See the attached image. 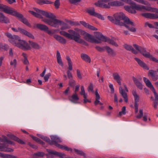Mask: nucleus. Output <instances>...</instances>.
I'll list each match as a JSON object with an SVG mask.
<instances>
[{
  "instance_id": "nucleus-2",
  "label": "nucleus",
  "mask_w": 158,
  "mask_h": 158,
  "mask_svg": "<svg viewBox=\"0 0 158 158\" xmlns=\"http://www.w3.org/2000/svg\"><path fill=\"white\" fill-rule=\"evenodd\" d=\"M34 9L36 12V13L31 10L29 11L33 16L40 19L43 18L42 15L44 16L49 19H42V21L46 24L56 28H58L59 27L61 20L56 19L52 14L38 8H35Z\"/></svg>"
},
{
  "instance_id": "nucleus-38",
  "label": "nucleus",
  "mask_w": 158,
  "mask_h": 158,
  "mask_svg": "<svg viewBox=\"0 0 158 158\" xmlns=\"http://www.w3.org/2000/svg\"><path fill=\"white\" fill-rule=\"evenodd\" d=\"M30 45L32 48L36 49H39L40 48V46L36 43L31 42Z\"/></svg>"
},
{
  "instance_id": "nucleus-31",
  "label": "nucleus",
  "mask_w": 158,
  "mask_h": 158,
  "mask_svg": "<svg viewBox=\"0 0 158 158\" xmlns=\"http://www.w3.org/2000/svg\"><path fill=\"white\" fill-rule=\"evenodd\" d=\"M95 94L96 100L94 101V104L95 105H97L100 102L99 100L100 99V96L98 92V90H96L95 92Z\"/></svg>"
},
{
  "instance_id": "nucleus-32",
  "label": "nucleus",
  "mask_w": 158,
  "mask_h": 158,
  "mask_svg": "<svg viewBox=\"0 0 158 158\" xmlns=\"http://www.w3.org/2000/svg\"><path fill=\"white\" fill-rule=\"evenodd\" d=\"M132 94L134 98L135 103H138L139 100V97L137 94L136 90H133Z\"/></svg>"
},
{
  "instance_id": "nucleus-51",
  "label": "nucleus",
  "mask_w": 158,
  "mask_h": 158,
  "mask_svg": "<svg viewBox=\"0 0 158 158\" xmlns=\"http://www.w3.org/2000/svg\"><path fill=\"white\" fill-rule=\"evenodd\" d=\"M95 48L97 50L100 52H103L105 50L104 48H102L98 46H96Z\"/></svg>"
},
{
  "instance_id": "nucleus-45",
  "label": "nucleus",
  "mask_w": 158,
  "mask_h": 158,
  "mask_svg": "<svg viewBox=\"0 0 158 158\" xmlns=\"http://www.w3.org/2000/svg\"><path fill=\"white\" fill-rule=\"evenodd\" d=\"M139 114H138L136 116V118L138 119H140L143 116V110L142 109H140L139 111Z\"/></svg>"
},
{
  "instance_id": "nucleus-16",
  "label": "nucleus",
  "mask_w": 158,
  "mask_h": 158,
  "mask_svg": "<svg viewBox=\"0 0 158 158\" xmlns=\"http://www.w3.org/2000/svg\"><path fill=\"white\" fill-rule=\"evenodd\" d=\"M135 59L139 65H140L141 67L145 69H146L147 70H148L149 69V68L146 64L139 59L136 57L135 58Z\"/></svg>"
},
{
  "instance_id": "nucleus-7",
  "label": "nucleus",
  "mask_w": 158,
  "mask_h": 158,
  "mask_svg": "<svg viewBox=\"0 0 158 158\" xmlns=\"http://www.w3.org/2000/svg\"><path fill=\"white\" fill-rule=\"evenodd\" d=\"M94 34L96 38L100 40L101 42L102 41L107 42L108 43L115 47L118 46V44L114 40L110 39L109 38L105 37L99 32H94Z\"/></svg>"
},
{
  "instance_id": "nucleus-36",
  "label": "nucleus",
  "mask_w": 158,
  "mask_h": 158,
  "mask_svg": "<svg viewBox=\"0 0 158 158\" xmlns=\"http://www.w3.org/2000/svg\"><path fill=\"white\" fill-rule=\"evenodd\" d=\"M0 141L2 142H6L7 143H9L10 144H12L13 145H15V143L13 142L8 140L7 138L6 137H4V139H2L0 137Z\"/></svg>"
},
{
  "instance_id": "nucleus-12",
  "label": "nucleus",
  "mask_w": 158,
  "mask_h": 158,
  "mask_svg": "<svg viewBox=\"0 0 158 158\" xmlns=\"http://www.w3.org/2000/svg\"><path fill=\"white\" fill-rule=\"evenodd\" d=\"M124 87L125 89V90H123L121 86H120L119 88V92L124 98L125 102L127 103L128 102V99L127 94L125 92H128V90L126 85H124Z\"/></svg>"
},
{
  "instance_id": "nucleus-41",
  "label": "nucleus",
  "mask_w": 158,
  "mask_h": 158,
  "mask_svg": "<svg viewBox=\"0 0 158 158\" xmlns=\"http://www.w3.org/2000/svg\"><path fill=\"white\" fill-rule=\"evenodd\" d=\"M32 138L33 139L36 141V142H39L40 144H42V145H44V143L41 140H40L39 138L36 137H35L34 136H32Z\"/></svg>"
},
{
  "instance_id": "nucleus-54",
  "label": "nucleus",
  "mask_w": 158,
  "mask_h": 158,
  "mask_svg": "<svg viewBox=\"0 0 158 158\" xmlns=\"http://www.w3.org/2000/svg\"><path fill=\"white\" fill-rule=\"evenodd\" d=\"M148 26L150 28H153L154 27L152 24L149 23L148 22H146L145 24V27H146Z\"/></svg>"
},
{
  "instance_id": "nucleus-19",
  "label": "nucleus",
  "mask_w": 158,
  "mask_h": 158,
  "mask_svg": "<svg viewBox=\"0 0 158 158\" xmlns=\"http://www.w3.org/2000/svg\"><path fill=\"white\" fill-rule=\"evenodd\" d=\"M113 76L114 79L116 81L119 85H121L122 78L117 73H114L113 74Z\"/></svg>"
},
{
  "instance_id": "nucleus-25",
  "label": "nucleus",
  "mask_w": 158,
  "mask_h": 158,
  "mask_svg": "<svg viewBox=\"0 0 158 158\" xmlns=\"http://www.w3.org/2000/svg\"><path fill=\"white\" fill-rule=\"evenodd\" d=\"M48 152L50 154H53L61 157H62L64 155V153L58 152L54 151L48 150Z\"/></svg>"
},
{
  "instance_id": "nucleus-39",
  "label": "nucleus",
  "mask_w": 158,
  "mask_h": 158,
  "mask_svg": "<svg viewBox=\"0 0 158 158\" xmlns=\"http://www.w3.org/2000/svg\"><path fill=\"white\" fill-rule=\"evenodd\" d=\"M74 150L77 154L83 156L84 158H85L86 157L85 154L82 151L76 149H74Z\"/></svg>"
},
{
  "instance_id": "nucleus-26",
  "label": "nucleus",
  "mask_w": 158,
  "mask_h": 158,
  "mask_svg": "<svg viewBox=\"0 0 158 158\" xmlns=\"http://www.w3.org/2000/svg\"><path fill=\"white\" fill-rule=\"evenodd\" d=\"M21 33L24 34L30 38L32 39H34V36L31 33L24 29L21 30Z\"/></svg>"
},
{
  "instance_id": "nucleus-46",
  "label": "nucleus",
  "mask_w": 158,
  "mask_h": 158,
  "mask_svg": "<svg viewBox=\"0 0 158 158\" xmlns=\"http://www.w3.org/2000/svg\"><path fill=\"white\" fill-rule=\"evenodd\" d=\"M45 154L44 153L41 152H37L34 153V155L35 156H38L43 157L44 156Z\"/></svg>"
},
{
  "instance_id": "nucleus-23",
  "label": "nucleus",
  "mask_w": 158,
  "mask_h": 158,
  "mask_svg": "<svg viewBox=\"0 0 158 158\" xmlns=\"http://www.w3.org/2000/svg\"><path fill=\"white\" fill-rule=\"evenodd\" d=\"M19 14L21 15V16H20L19 17H16L18 18L23 23L27 25L28 27H31V26L30 24L29 23L27 20L26 18L23 17V15L19 13Z\"/></svg>"
},
{
  "instance_id": "nucleus-20",
  "label": "nucleus",
  "mask_w": 158,
  "mask_h": 158,
  "mask_svg": "<svg viewBox=\"0 0 158 158\" xmlns=\"http://www.w3.org/2000/svg\"><path fill=\"white\" fill-rule=\"evenodd\" d=\"M0 22L2 23L6 24L10 23L9 20L2 13H0Z\"/></svg>"
},
{
  "instance_id": "nucleus-43",
  "label": "nucleus",
  "mask_w": 158,
  "mask_h": 158,
  "mask_svg": "<svg viewBox=\"0 0 158 158\" xmlns=\"http://www.w3.org/2000/svg\"><path fill=\"white\" fill-rule=\"evenodd\" d=\"M67 23L69 25H70L71 26H77L79 25L78 22H75L71 21H67Z\"/></svg>"
},
{
  "instance_id": "nucleus-63",
  "label": "nucleus",
  "mask_w": 158,
  "mask_h": 158,
  "mask_svg": "<svg viewBox=\"0 0 158 158\" xmlns=\"http://www.w3.org/2000/svg\"><path fill=\"white\" fill-rule=\"evenodd\" d=\"M93 85L91 84H90V85L88 87V90L89 91V90L93 91Z\"/></svg>"
},
{
  "instance_id": "nucleus-33",
  "label": "nucleus",
  "mask_w": 158,
  "mask_h": 158,
  "mask_svg": "<svg viewBox=\"0 0 158 158\" xmlns=\"http://www.w3.org/2000/svg\"><path fill=\"white\" fill-rule=\"evenodd\" d=\"M56 57L58 63L61 66H63V64L61 59L60 53L58 51L57 52Z\"/></svg>"
},
{
  "instance_id": "nucleus-52",
  "label": "nucleus",
  "mask_w": 158,
  "mask_h": 158,
  "mask_svg": "<svg viewBox=\"0 0 158 158\" xmlns=\"http://www.w3.org/2000/svg\"><path fill=\"white\" fill-rule=\"evenodd\" d=\"M77 75L78 78L79 79H81L82 78V77L81 75L80 71L79 69H77Z\"/></svg>"
},
{
  "instance_id": "nucleus-35",
  "label": "nucleus",
  "mask_w": 158,
  "mask_h": 158,
  "mask_svg": "<svg viewBox=\"0 0 158 158\" xmlns=\"http://www.w3.org/2000/svg\"><path fill=\"white\" fill-rule=\"evenodd\" d=\"M105 49L107 50L109 54L112 56L115 55V53L114 52L112 49L110 48L109 47L106 46L105 48Z\"/></svg>"
},
{
  "instance_id": "nucleus-4",
  "label": "nucleus",
  "mask_w": 158,
  "mask_h": 158,
  "mask_svg": "<svg viewBox=\"0 0 158 158\" xmlns=\"http://www.w3.org/2000/svg\"><path fill=\"white\" fill-rule=\"evenodd\" d=\"M37 135L42 139L48 143L50 145L54 144L57 147L62 149H64L66 151H70L71 152L72 151V149L71 148H69L66 146L60 145L58 144V143H61L62 141L60 138L56 136H51V138L52 141H51L50 139L48 137L40 135Z\"/></svg>"
},
{
  "instance_id": "nucleus-55",
  "label": "nucleus",
  "mask_w": 158,
  "mask_h": 158,
  "mask_svg": "<svg viewBox=\"0 0 158 158\" xmlns=\"http://www.w3.org/2000/svg\"><path fill=\"white\" fill-rule=\"evenodd\" d=\"M12 30L15 32H18L19 31L21 33V30H23V29H22L20 28H18L17 29L14 28H12Z\"/></svg>"
},
{
  "instance_id": "nucleus-10",
  "label": "nucleus",
  "mask_w": 158,
  "mask_h": 158,
  "mask_svg": "<svg viewBox=\"0 0 158 158\" xmlns=\"http://www.w3.org/2000/svg\"><path fill=\"white\" fill-rule=\"evenodd\" d=\"M16 46L24 50H29L31 49L30 45L25 41L21 40L19 39V41L16 44Z\"/></svg>"
},
{
  "instance_id": "nucleus-21",
  "label": "nucleus",
  "mask_w": 158,
  "mask_h": 158,
  "mask_svg": "<svg viewBox=\"0 0 158 158\" xmlns=\"http://www.w3.org/2000/svg\"><path fill=\"white\" fill-rule=\"evenodd\" d=\"M53 37L57 41L62 44H64L66 43V40L60 35H54Z\"/></svg>"
},
{
  "instance_id": "nucleus-44",
  "label": "nucleus",
  "mask_w": 158,
  "mask_h": 158,
  "mask_svg": "<svg viewBox=\"0 0 158 158\" xmlns=\"http://www.w3.org/2000/svg\"><path fill=\"white\" fill-rule=\"evenodd\" d=\"M123 47L126 50L128 51H131L133 48L131 46L128 45L127 44H124Z\"/></svg>"
},
{
  "instance_id": "nucleus-3",
  "label": "nucleus",
  "mask_w": 158,
  "mask_h": 158,
  "mask_svg": "<svg viewBox=\"0 0 158 158\" xmlns=\"http://www.w3.org/2000/svg\"><path fill=\"white\" fill-rule=\"evenodd\" d=\"M115 19V24L121 26H123L132 32H135L136 29L135 28V24L122 12L117 13L114 14Z\"/></svg>"
},
{
  "instance_id": "nucleus-59",
  "label": "nucleus",
  "mask_w": 158,
  "mask_h": 158,
  "mask_svg": "<svg viewBox=\"0 0 158 158\" xmlns=\"http://www.w3.org/2000/svg\"><path fill=\"white\" fill-rule=\"evenodd\" d=\"M67 75L68 77L69 78L71 79L72 78V75L70 72L69 70H68L67 71Z\"/></svg>"
},
{
  "instance_id": "nucleus-34",
  "label": "nucleus",
  "mask_w": 158,
  "mask_h": 158,
  "mask_svg": "<svg viewBox=\"0 0 158 158\" xmlns=\"http://www.w3.org/2000/svg\"><path fill=\"white\" fill-rule=\"evenodd\" d=\"M37 3L40 5L52 3V2L48 0H38Z\"/></svg>"
},
{
  "instance_id": "nucleus-14",
  "label": "nucleus",
  "mask_w": 158,
  "mask_h": 158,
  "mask_svg": "<svg viewBox=\"0 0 158 158\" xmlns=\"http://www.w3.org/2000/svg\"><path fill=\"white\" fill-rule=\"evenodd\" d=\"M142 15L146 18L152 19L158 18V15L156 13H143L142 14Z\"/></svg>"
},
{
  "instance_id": "nucleus-48",
  "label": "nucleus",
  "mask_w": 158,
  "mask_h": 158,
  "mask_svg": "<svg viewBox=\"0 0 158 158\" xmlns=\"http://www.w3.org/2000/svg\"><path fill=\"white\" fill-rule=\"evenodd\" d=\"M1 48L5 51H7L8 50L9 47L8 45L5 44L3 45H2Z\"/></svg>"
},
{
  "instance_id": "nucleus-60",
  "label": "nucleus",
  "mask_w": 158,
  "mask_h": 158,
  "mask_svg": "<svg viewBox=\"0 0 158 158\" xmlns=\"http://www.w3.org/2000/svg\"><path fill=\"white\" fill-rule=\"evenodd\" d=\"M135 113L138 112V103H135Z\"/></svg>"
},
{
  "instance_id": "nucleus-18",
  "label": "nucleus",
  "mask_w": 158,
  "mask_h": 158,
  "mask_svg": "<svg viewBox=\"0 0 158 158\" xmlns=\"http://www.w3.org/2000/svg\"><path fill=\"white\" fill-rule=\"evenodd\" d=\"M0 151L8 152H11L14 151V149L12 148L6 147L5 144H3L0 145Z\"/></svg>"
},
{
  "instance_id": "nucleus-57",
  "label": "nucleus",
  "mask_w": 158,
  "mask_h": 158,
  "mask_svg": "<svg viewBox=\"0 0 158 158\" xmlns=\"http://www.w3.org/2000/svg\"><path fill=\"white\" fill-rule=\"evenodd\" d=\"M81 0H69L70 2L72 4H75L76 3L81 2Z\"/></svg>"
},
{
  "instance_id": "nucleus-64",
  "label": "nucleus",
  "mask_w": 158,
  "mask_h": 158,
  "mask_svg": "<svg viewBox=\"0 0 158 158\" xmlns=\"http://www.w3.org/2000/svg\"><path fill=\"white\" fill-rule=\"evenodd\" d=\"M23 62L24 64L26 65H28L29 64V62L27 58L24 59Z\"/></svg>"
},
{
  "instance_id": "nucleus-56",
  "label": "nucleus",
  "mask_w": 158,
  "mask_h": 158,
  "mask_svg": "<svg viewBox=\"0 0 158 158\" xmlns=\"http://www.w3.org/2000/svg\"><path fill=\"white\" fill-rule=\"evenodd\" d=\"M87 95H85L84 96H83V97L84 98V102L85 103H86L87 102H90V101H89V100H88L87 99Z\"/></svg>"
},
{
  "instance_id": "nucleus-58",
  "label": "nucleus",
  "mask_w": 158,
  "mask_h": 158,
  "mask_svg": "<svg viewBox=\"0 0 158 158\" xmlns=\"http://www.w3.org/2000/svg\"><path fill=\"white\" fill-rule=\"evenodd\" d=\"M109 86L111 89V92L112 93H114V89L113 84H110Z\"/></svg>"
},
{
  "instance_id": "nucleus-49",
  "label": "nucleus",
  "mask_w": 158,
  "mask_h": 158,
  "mask_svg": "<svg viewBox=\"0 0 158 158\" xmlns=\"http://www.w3.org/2000/svg\"><path fill=\"white\" fill-rule=\"evenodd\" d=\"M51 74L50 73L46 74L44 77V79L45 81L46 82L48 81L49 78L51 76Z\"/></svg>"
},
{
  "instance_id": "nucleus-47",
  "label": "nucleus",
  "mask_w": 158,
  "mask_h": 158,
  "mask_svg": "<svg viewBox=\"0 0 158 158\" xmlns=\"http://www.w3.org/2000/svg\"><path fill=\"white\" fill-rule=\"evenodd\" d=\"M81 92H80V94L81 95H83V96H84L85 95H87V94L85 93L84 87L83 86H81Z\"/></svg>"
},
{
  "instance_id": "nucleus-29",
  "label": "nucleus",
  "mask_w": 158,
  "mask_h": 158,
  "mask_svg": "<svg viewBox=\"0 0 158 158\" xmlns=\"http://www.w3.org/2000/svg\"><path fill=\"white\" fill-rule=\"evenodd\" d=\"M0 157L2 158H18L14 155L0 153Z\"/></svg>"
},
{
  "instance_id": "nucleus-37",
  "label": "nucleus",
  "mask_w": 158,
  "mask_h": 158,
  "mask_svg": "<svg viewBox=\"0 0 158 158\" xmlns=\"http://www.w3.org/2000/svg\"><path fill=\"white\" fill-rule=\"evenodd\" d=\"M139 3L143 4L145 5H150L148 2L144 0H133Z\"/></svg>"
},
{
  "instance_id": "nucleus-50",
  "label": "nucleus",
  "mask_w": 158,
  "mask_h": 158,
  "mask_svg": "<svg viewBox=\"0 0 158 158\" xmlns=\"http://www.w3.org/2000/svg\"><path fill=\"white\" fill-rule=\"evenodd\" d=\"M54 5L56 8L58 9L60 5V1L59 0H56L54 2Z\"/></svg>"
},
{
  "instance_id": "nucleus-24",
  "label": "nucleus",
  "mask_w": 158,
  "mask_h": 158,
  "mask_svg": "<svg viewBox=\"0 0 158 158\" xmlns=\"http://www.w3.org/2000/svg\"><path fill=\"white\" fill-rule=\"evenodd\" d=\"M81 59L89 63H90L91 58L87 55L84 53H81Z\"/></svg>"
},
{
  "instance_id": "nucleus-5",
  "label": "nucleus",
  "mask_w": 158,
  "mask_h": 158,
  "mask_svg": "<svg viewBox=\"0 0 158 158\" xmlns=\"http://www.w3.org/2000/svg\"><path fill=\"white\" fill-rule=\"evenodd\" d=\"M133 46L136 50L138 51L144 57L149 58L152 61L158 63V60L151 55L149 52H147L145 48L139 46L136 44H134Z\"/></svg>"
},
{
  "instance_id": "nucleus-61",
  "label": "nucleus",
  "mask_w": 158,
  "mask_h": 158,
  "mask_svg": "<svg viewBox=\"0 0 158 158\" xmlns=\"http://www.w3.org/2000/svg\"><path fill=\"white\" fill-rule=\"evenodd\" d=\"M148 114L147 113H145L144 114V115L143 116V120L145 121H147V117H148Z\"/></svg>"
},
{
  "instance_id": "nucleus-22",
  "label": "nucleus",
  "mask_w": 158,
  "mask_h": 158,
  "mask_svg": "<svg viewBox=\"0 0 158 158\" xmlns=\"http://www.w3.org/2000/svg\"><path fill=\"white\" fill-rule=\"evenodd\" d=\"M80 23L85 27L93 31H96L98 29L93 26H91L89 24L86 23L84 21H80Z\"/></svg>"
},
{
  "instance_id": "nucleus-30",
  "label": "nucleus",
  "mask_w": 158,
  "mask_h": 158,
  "mask_svg": "<svg viewBox=\"0 0 158 158\" xmlns=\"http://www.w3.org/2000/svg\"><path fill=\"white\" fill-rule=\"evenodd\" d=\"M79 98L77 95L76 93H74L71 96V98L69 99V100L72 102L74 103H76V101L78 100Z\"/></svg>"
},
{
  "instance_id": "nucleus-42",
  "label": "nucleus",
  "mask_w": 158,
  "mask_h": 158,
  "mask_svg": "<svg viewBox=\"0 0 158 158\" xmlns=\"http://www.w3.org/2000/svg\"><path fill=\"white\" fill-rule=\"evenodd\" d=\"M17 64V60L16 59H14L11 60L10 62V64L12 66L14 67V68L16 67Z\"/></svg>"
},
{
  "instance_id": "nucleus-62",
  "label": "nucleus",
  "mask_w": 158,
  "mask_h": 158,
  "mask_svg": "<svg viewBox=\"0 0 158 158\" xmlns=\"http://www.w3.org/2000/svg\"><path fill=\"white\" fill-rule=\"evenodd\" d=\"M9 4H12L16 2V0H6Z\"/></svg>"
},
{
  "instance_id": "nucleus-17",
  "label": "nucleus",
  "mask_w": 158,
  "mask_h": 158,
  "mask_svg": "<svg viewBox=\"0 0 158 158\" xmlns=\"http://www.w3.org/2000/svg\"><path fill=\"white\" fill-rule=\"evenodd\" d=\"M7 136L11 139L17 142L20 144H25V142L23 141L11 134H8L7 135Z\"/></svg>"
},
{
  "instance_id": "nucleus-11",
  "label": "nucleus",
  "mask_w": 158,
  "mask_h": 158,
  "mask_svg": "<svg viewBox=\"0 0 158 158\" xmlns=\"http://www.w3.org/2000/svg\"><path fill=\"white\" fill-rule=\"evenodd\" d=\"M5 13L9 14L15 17H19L21 16L19 14V12L16 11L14 10L12 8L6 6L3 11Z\"/></svg>"
},
{
  "instance_id": "nucleus-8",
  "label": "nucleus",
  "mask_w": 158,
  "mask_h": 158,
  "mask_svg": "<svg viewBox=\"0 0 158 158\" xmlns=\"http://www.w3.org/2000/svg\"><path fill=\"white\" fill-rule=\"evenodd\" d=\"M36 27L39 29L46 32L49 35H52L57 32V30L55 29L50 30L48 27L45 25L38 24L36 25Z\"/></svg>"
},
{
  "instance_id": "nucleus-27",
  "label": "nucleus",
  "mask_w": 158,
  "mask_h": 158,
  "mask_svg": "<svg viewBox=\"0 0 158 158\" xmlns=\"http://www.w3.org/2000/svg\"><path fill=\"white\" fill-rule=\"evenodd\" d=\"M133 80L137 87L140 89H142L143 85L139 80L133 77Z\"/></svg>"
},
{
  "instance_id": "nucleus-6",
  "label": "nucleus",
  "mask_w": 158,
  "mask_h": 158,
  "mask_svg": "<svg viewBox=\"0 0 158 158\" xmlns=\"http://www.w3.org/2000/svg\"><path fill=\"white\" fill-rule=\"evenodd\" d=\"M143 79L144 82L146 83V85L148 87L150 88L154 94L155 99L154 102L153 107L155 109H156L157 108V106L158 104L157 101H158V95L156 92L155 89L150 80L145 77H144L143 78Z\"/></svg>"
},
{
  "instance_id": "nucleus-13",
  "label": "nucleus",
  "mask_w": 158,
  "mask_h": 158,
  "mask_svg": "<svg viewBox=\"0 0 158 158\" xmlns=\"http://www.w3.org/2000/svg\"><path fill=\"white\" fill-rule=\"evenodd\" d=\"M87 12L90 15L94 16L102 20H104V18L101 15L95 12L94 8L88 9Z\"/></svg>"
},
{
  "instance_id": "nucleus-1",
  "label": "nucleus",
  "mask_w": 158,
  "mask_h": 158,
  "mask_svg": "<svg viewBox=\"0 0 158 158\" xmlns=\"http://www.w3.org/2000/svg\"><path fill=\"white\" fill-rule=\"evenodd\" d=\"M68 33L64 31H61L60 34L70 40H73L75 41L85 45H87V43L80 38V35L84 36V38L86 41L92 43L99 44L101 43L100 40L95 39L93 36L87 33L82 29L75 28L74 30H69Z\"/></svg>"
},
{
  "instance_id": "nucleus-9",
  "label": "nucleus",
  "mask_w": 158,
  "mask_h": 158,
  "mask_svg": "<svg viewBox=\"0 0 158 158\" xmlns=\"http://www.w3.org/2000/svg\"><path fill=\"white\" fill-rule=\"evenodd\" d=\"M5 35L8 38L10 42L14 45L16 46L19 41L20 38L18 36L12 35L10 33H5Z\"/></svg>"
},
{
  "instance_id": "nucleus-28",
  "label": "nucleus",
  "mask_w": 158,
  "mask_h": 158,
  "mask_svg": "<svg viewBox=\"0 0 158 158\" xmlns=\"http://www.w3.org/2000/svg\"><path fill=\"white\" fill-rule=\"evenodd\" d=\"M60 25L61 26V29L62 30L69 29L70 28L71 26L69 25L67 23H64V22L61 21Z\"/></svg>"
},
{
  "instance_id": "nucleus-53",
  "label": "nucleus",
  "mask_w": 158,
  "mask_h": 158,
  "mask_svg": "<svg viewBox=\"0 0 158 158\" xmlns=\"http://www.w3.org/2000/svg\"><path fill=\"white\" fill-rule=\"evenodd\" d=\"M108 18L110 21L115 24L114 22L115 21V19L114 18H113V17L112 16H108Z\"/></svg>"
},
{
  "instance_id": "nucleus-15",
  "label": "nucleus",
  "mask_w": 158,
  "mask_h": 158,
  "mask_svg": "<svg viewBox=\"0 0 158 158\" xmlns=\"http://www.w3.org/2000/svg\"><path fill=\"white\" fill-rule=\"evenodd\" d=\"M148 75L151 76L153 81H156L158 79V75L156 71H155L150 70L148 71Z\"/></svg>"
},
{
  "instance_id": "nucleus-40",
  "label": "nucleus",
  "mask_w": 158,
  "mask_h": 158,
  "mask_svg": "<svg viewBox=\"0 0 158 158\" xmlns=\"http://www.w3.org/2000/svg\"><path fill=\"white\" fill-rule=\"evenodd\" d=\"M126 114V107L124 106L122 108V110L119 112L118 115L120 116H122L123 115H125Z\"/></svg>"
}]
</instances>
